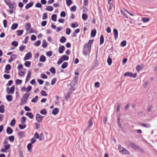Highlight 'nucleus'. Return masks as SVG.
<instances>
[{"instance_id": "nucleus-1", "label": "nucleus", "mask_w": 157, "mask_h": 157, "mask_svg": "<svg viewBox=\"0 0 157 157\" xmlns=\"http://www.w3.org/2000/svg\"><path fill=\"white\" fill-rule=\"evenodd\" d=\"M93 40H90L87 43H85L83 48L82 53L85 56L89 54L91 50V46Z\"/></svg>"}, {"instance_id": "nucleus-2", "label": "nucleus", "mask_w": 157, "mask_h": 157, "mask_svg": "<svg viewBox=\"0 0 157 157\" xmlns=\"http://www.w3.org/2000/svg\"><path fill=\"white\" fill-rule=\"evenodd\" d=\"M127 145L129 147H130L135 150L138 149L140 151H143V150L139 147L136 144L133 142H129L127 143Z\"/></svg>"}, {"instance_id": "nucleus-3", "label": "nucleus", "mask_w": 157, "mask_h": 157, "mask_svg": "<svg viewBox=\"0 0 157 157\" xmlns=\"http://www.w3.org/2000/svg\"><path fill=\"white\" fill-rule=\"evenodd\" d=\"M30 94L27 93L25 94L23 98L21 99V105H23L25 104L27 102V100L29 98Z\"/></svg>"}, {"instance_id": "nucleus-4", "label": "nucleus", "mask_w": 157, "mask_h": 157, "mask_svg": "<svg viewBox=\"0 0 157 157\" xmlns=\"http://www.w3.org/2000/svg\"><path fill=\"white\" fill-rule=\"evenodd\" d=\"M118 149L123 154H129V152L127 150L120 145L118 147Z\"/></svg>"}, {"instance_id": "nucleus-5", "label": "nucleus", "mask_w": 157, "mask_h": 157, "mask_svg": "<svg viewBox=\"0 0 157 157\" xmlns=\"http://www.w3.org/2000/svg\"><path fill=\"white\" fill-rule=\"evenodd\" d=\"M137 75V73H136L134 74H133L132 73L129 72H127L125 73L124 74V76H128L130 77H133L135 78Z\"/></svg>"}, {"instance_id": "nucleus-6", "label": "nucleus", "mask_w": 157, "mask_h": 157, "mask_svg": "<svg viewBox=\"0 0 157 157\" xmlns=\"http://www.w3.org/2000/svg\"><path fill=\"white\" fill-rule=\"evenodd\" d=\"M15 88V86L14 85L11 86L10 89L7 87L6 88V92L8 94H13L14 92Z\"/></svg>"}, {"instance_id": "nucleus-7", "label": "nucleus", "mask_w": 157, "mask_h": 157, "mask_svg": "<svg viewBox=\"0 0 157 157\" xmlns=\"http://www.w3.org/2000/svg\"><path fill=\"white\" fill-rule=\"evenodd\" d=\"M44 117L41 116L40 114L37 113L36 115V120L39 122H41Z\"/></svg>"}, {"instance_id": "nucleus-8", "label": "nucleus", "mask_w": 157, "mask_h": 157, "mask_svg": "<svg viewBox=\"0 0 157 157\" xmlns=\"http://www.w3.org/2000/svg\"><path fill=\"white\" fill-rule=\"evenodd\" d=\"M32 56V54L30 52L27 53L25 55L24 60L25 61L28 60Z\"/></svg>"}, {"instance_id": "nucleus-9", "label": "nucleus", "mask_w": 157, "mask_h": 157, "mask_svg": "<svg viewBox=\"0 0 157 157\" xmlns=\"http://www.w3.org/2000/svg\"><path fill=\"white\" fill-rule=\"evenodd\" d=\"M9 8L11 9H15L17 6V5L14 2L11 3L8 6Z\"/></svg>"}, {"instance_id": "nucleus-10", "label": "nucleus", "mask_w": 157, "mask_h": 157, "mask_svg": "<svg viewBox=\"0 0 157 157\" xmlns=\"http://www.w3.org/2000/svg\"><path fill=\"white\" fill-rule=\"evenodd\" d=\"M17 57V55L16 54L10 56V59L8 60L9 63H11Z\"/></svg>"}, {"instance_id": "nucleus-11", "label": "nucleus", "mask_w": 157, "mask_h": 157, "mask_svg": "<svg viewBox=\"0 0 157 157\" xmlns=\"http://www.w3.org/2000/svg\"><path fill=\"white\" fill-rule=\"evenodd\" d=\"M144 67L143 64H141L140 65H137L136 67V69L138 72H139L140 70L143 69Z\"/></svg>"}, {"instance_id": "nucleus-12", "label": "nucleus", "mask_w": 157, "mask_h": 157, "mask_svg": "<svg viewBox=\"0 0 157 157\" xmlns=\"http://www.w3.org/2000/svg\"><path fill=\"white\" fill-rule=\"evenodd\" d=\"M11 69V66L10 64H7L6 66L5 70V72L9 73V71Z\"/></svg>"}, {"instance_id": "nucleus-13", "label": "nucleus", "mask_w": 157, "mask_h": 157, "mask_svg": "<svg viewBox=\"0 0 157 157\" xmlns=\"http://www.w3.org/2000/svg\"><path fill=\"white\" fill-rule=\"evenodd\" d=\"M31 75V72L30 71H28V73L27 74L26 78L25 79V82H28L29 80V78Z\"/></svg>"}, {"instance_id": "nucleus-14", "label": "nucleus", "mask_w": 157, "mask_h": 157, "mask_svg": "<svg viewBox=\"0 0 157 157\" xmlns=\"http://www.w3.org/2000/svg\"><path fill=\"white\" fill-rule=\"evenodd\" d=\"M113 31L114 36V39L115 40H116L117 39L118 36V31L116 29H114Z\"/></svg>"}, {"instance_id": "nucleus-15", "label": "nucleus", "mask_w": 157, "mask_h": 157, "mask_svg": "<svg viewBox=\"0 0 157 157\" xmlns=\"http://www.w3.org/2000/svg\"><path fill=\"white\" fill-rule=\"evenodd\" d=\"M33 2H30L27 4L25 6V8L26 9H28L30 7H32L33 5Z\"/></svg>"}, {"instance_id": "nucleus-16", "label": "nucleus", "mask_w": 157, "mask_h": 157, "mask_svg": "<svg viewBox=\"0 0 157 157\" xmlns=\"http://www.w3.org/2000/svg\"><path fill=\"white\" fill-rule=\"evenodd\" d=\"M65 47L63 46H60L59 48L58 51L59 53L61 54L63 52L65 49Z\"/></svg>"}, {"instance_id": "nucleus-17", "label": "nucleus", "mask_w": 157, "mask_h": 157, "mask_svg": "<svg viewBox=\"0 0 157 157\" xmlns=\"http://www.w3.org/2000/svg\"><path fill=\"white\" fill-rule=\"evenodd\" d=\"M25 132H20L18 133V136L20 138H22L25 136Z\"/></svg>"}, {"instance_id": "nucleus-18", "label": "nucleus", "mask_w": 157, "mask_h": 157, "mask_svg": "<svg viewBox=\"0 0 157 157\" xmlns=\"http://www.w3.org/2000/svg\"><path fill=\"white\" fill-rule=\"evenodd\" d=\"M26 116L29 117L30 119H32L33 118L34 116L32 113L31 112H27L25 114Z\"/></svg>"}, {"instance_id": "nucleus-19", "label": "nucleus", "mask_w": 157, "mask_h": 157, "mask_svg": "<svg viewBox=\"0 0 157 157\" xmlns=\"http://www.w3.org/2000/svg\"><path fill=\"white\" fill-rule=\"evenodd\" d=\"M6 131L7 133L9 134H11L13 132V129L9 127L7 128Z\"/></svg>"}, {"instance_id": "nucleus-20", "label": "nucleus", "mask_w": 157, "mask_h": 157, "mask_svg": "<svg viewBox=\"0 0 157 157\" xmlns=\"http://www.w3.org/2000/svg\"><path fill=\"white\" fill-rule=\"evenodd\" d=\"M39 60L41 62H44L46 60V57L44 55H41Z\"/></svg>"}, {"instance_id": "nucleus-21", "label": "nucleus", "mask_w": 157, "mask_h": 157, "mask_svg": "<svg viewBox=\"0 0 157 157\" xmlns=\"http://www.w3.org/2000/svg\"><path fill=\"white\" fill-rule=\"evenodd\" d=\"M59 111V109L57 108H55L52 110V113L53 114L56 115L57 114Z\"/></svg>"}, {"instance_id": "nucleus-22", "label": "nucleus", "mask_w": 157, "mask_h": 157, "mask_svg": "<svg viewBox=\"0 0 157 157\" xmlns=\"http://www.w3.org/2000/svg\"><path fill=\"white\" fill-rule=\"evenodd\" d=\"M140 124L141 126L146 128H149L151 127V125L149 124L140 123Z\"/></svg>"}, {"instance_id": "nucleus-23", "label": "nucleus", "mask_w": 157, "mask_h": 157, "mask_svg": "<svg viewBox=\"0 0 157 157\" xmlns=\"http://www.w3.org/2000/svg\"><path fill=\"white\" fill-rule=\"evenodd\" d=\"M96 33V31L95 29H93L91 32V36L92 37H94Z\"/></svg>"}, {"instance_id": "nucleus-24", "label": "nucleus", "mask_w": 157, "mask_h": 157, "mask_svg": "<svg viewBox=\"0 0 157 157\" xmlns=\"http://www.w3.org/2000/svg\"><path fill=\"white\" fill-rule=\"evenodd\" d=\"M4 105H0V113H3L5 112Z\"/></svg>"}, {"instance_id": "nucleus-25", "label": "nucleus", "mask_w": 157, "mask_h": 157, "mask_svg": "<svg viewBox=\"0 0 157 157\" xmlns=\"http://www.w3.org/2000/svg\"><path fill=\"white\" fill-rule=\"evenodd\" d=\"M6 99L9 101H10L12 100V96L10 95H7L6 96Z\"/></svg>"}, {"instance_id": "nucleus-26", "label": "nucleus", "mask_w": 157, "mask_h": 157, "mask_svg": "<svg viewBox=\"0 0 157 157\" xmlns=\"http://www.w3.org/2000/svg\"><path fill=\"white\" fill-rule=\"evenodd\" d=\"M53 9V7L51 6H48L45 8L46 10L50 11H52Z\"/></svg>"}, {"instance_id": "nucleus-27", "label": "nucleus", "mask_w": 157, "mask_h": 157, "mask_svg": "<svg viewBox=\"0 0 157 157\" xmlns=\"http://www.w3.org/2000/svg\"><path fill=\"white\" fill-rule=\"evenodd\" d=\"M77 84L76 81L75 80H72L71 81L70 85L71 86V87H73L74 86H75Z\"/></svg>"}, {"instance_id": "nucleus-28", "label": "nucleus", "mask_w": 157, "mask_h": 157, "mask_svg": "<svg viewBox=\"0 0 157 157\" xmlns=\"http://www.w3.org/2000/svg\"><path fill=\"white\" fill-rule=\"evenodd\" d=\"M104 38L103 35H101L100 37V45L102 44L104 42Z\"/></svg>"}, {"instance_id": "nucleus-29", "label": "nucleus", "mask_w": 157, "mask_h": 157, "mask_svg": "<svg viewBox=\"0 0 157 157\" xmlns=\"http://www.w3.org/2000/svg\"><path fill=\"white\" fill-rule=\"evenodd\" d=\"M66 38L63 36H62L60 38V41L62 43H64L66 40Z\"/></svg>"}, {"instance_id": "nucleus-30", "label": "nucleus", "mask_w": 157, "mask_h": 157, "mask_svg": "<svg viewBox=\"0 0 157 157\" xmlns=\"http://www.w3.org/2000/svg\"><path fill=\"white\" fill-rule=\"evenodd\" d=\"M42 46L44 48H46L47 47V43L44 40H43Z\"/></svg>"}, {"instance_id": "nucleus-31", "label": "nucleus", "mask_w": 157, "mask_h": 157, "mask_svg": "<svg viewBox=\"0 0 157 157\" xmlns=\"http://www.w3.org/2000/svg\"><path fill=\"white\" fill-rule=\"evenodd\" d=\"M18 26V25L17 23H13L12 25L11 29L12 30L16 29Z\"/></svg>"}, {"instance_id": "nucleus-32", "label": "nucleus", "mask_w": 157, "mask_h": 157, "mask_svg": "<svg viewBox=\"0 0 157 157\" xmlns=\"http://www.w3.org/2000/svg\"><path fill=\"white\" fill-rule=\"evenodd\" d=\"M61 57L63 61H67L69 59L68 56L65 55H63Z\"/></svg>"}, {"instance_id": "nucleus-33", "label": "nucleus", "mask_w": 157, "mask_h": 157, "mask_svg": "<svg viewBox=\"0 0 157 157\" xmlns=\"http://www.w3.org/2000/svg\"><path fill=\"white\" fill-rule=\"evenodd\" d=\"M19 124V128L21 129H23L25 128L26 127V125L25 124Z\"/></svg>"}, {"instance_id": "nucleus-34", "label": "nucleus", "mask_w": 157, "mask_h": 157, "mask_svg": "<svg viewBox=\"0 0 157 157\" xmlns=\"http://www.w3.org/2000/svg\"><path fill=\"white\" fill-rule=\"evenodd\" d=\"M68 65V63L67 62H65L63 63L61 66V68L63 69L65 68Z\"/></svg>"}, {"instance_id": "nucleus-35", "label": "nucleus", "mask_w": 157, "mask_h": 157, "mask_svg": "<svg viewBox=\"0 0 157 157\" xmlns=\"http://www.w3.org/2000/svg\"><path fill=\"white\" fill-rule=\"evenodd\" d=\"M40 113L44 115H46L47 114V112L45 109H44L42 110H41Z\"/></svg>"}, {"instance_id": "nucleus-36", "label": "nucleus", "mask_w": 157, "mask_h": 157, "mask_svg": "<svg viewBox=\"0 0 157 157\" xmlns=\"http://www.w3.org/2000/svg\"><path fill=\"white\" fill-rule=\"evenodd\" d=\"M31 64V62L29 61H26L25 63V66L28 67H30Z\"/></svg>"}, {"instance_id": "nucleus-37", "label": "nucleus", "mask_w": 157, "mask_h": 157, "mask_svg": "<svg viewBox=\"0 0 157 157\" xmlns=\"http://www.w3.org/2000/svg\"><path fill=\"white\" fill-rule=\"evenodd\" d=\"M57 16L55 14H53L51 16L52 20L54 21H56Z\"/></svg>"}, {"instance_id": "nucleus-38", "label": "nucleus", "mask_w": 157, "mask_h": 157, "mask_svg": "<svg viewBox=\"0 0 157 157\" xmlns=\"http://www.w3.org/2000/svg\"><path fill=\"white\" fill-rule=\"evenodd\" d=\"M16 123V121L15 119H12L10 124V125L12 126H14Z\"/></svg>"}, {"instance_id": "nucleus-39", "label": "nucleus", "mask_w": 157, "mask_h": 157, "mask_svg": "<svg viewBox=\"0 0 157 157\" xmlns=\"http://www.w3.org/2000/svg\"><path fill=\"white\" fill-rule=\"evenodd\" d=\"M38 98V96H36L31 100V101L33 103H36L37 102Z\"/></svg>"}, {"instance_id": "nucleus-40", "label": "nucleus", "mask_w": 157, "mask_h": 157, "mask_svg": "<svg viewBox=\"0 0 157 157\" xmlns=\"http://www.w3.org/2000/svg\"><path fill=\"white\" fill-rule=\"evenodd\" d=\"M93 124V122L92 121V117H90V118L89 121L88 122L89 126L90 127Z\"/></svg>"}, {"instance_id": "nucleus-41", "label": "nucleus", "mask_w": 157, "mask_h": 157, "mask_svg": "<svg viewBox=\"0 0 157 157\" xmlns=\"http://www.w3.org/2000/svg\"><path fill=\"white\" fill-rule=\"evenodd\" d=\"M108 63L109 65H111L112 63V60L109 56L108 57V59L107 60Z\"/></svg>"}, {"instance_id": "nucleus-42", "label": "nucleus", "mask_w": 157, "mask_h": 157, "mask_svg": "<svg viewBox=\"0 0 157 157\" xmlns=\"http://www.w3.org/2000/svg\"><path fill=\"white\" fill-rule=\"evenodd\" d=\"M23 32V30H17V35L18 36H20L22 35Z\"/></svg>"}, {"instance_id": "nucleus-43", "label": "nucleus", "mask_w": 157, "mask_h": 157, "mask_svg": "<svg viewBox=\"0 0 157 157\" xmlns=\"http://www.w3.org/2000/svg\"><path fill=\"white\" fill-rule=\"evenodd\" d=\"M9 139L11 142H13L14 140V137L13 136H10L9 137Z\"/></svg>"}, {"instance_id": "nucleus-44", "label": "nucleus", "mask_w": 157, "mask_h": 157, "mask_svg": "<svg viewBox=\"0 0 157 157\" xmlns=\"http://www.w3.org/2000/svg\"><path fill=\"white\" fill-rule=\"evenodd\" d=\"M31 24L29 23L25 25V29L26 30H29L31 28Z\"/></svg>"}, {"instance_id": "nucleus-45", "label": "nucleus", "mask_w": 157, "mask_h": 157, "mask_svg": "<svg viewBox=\"0 0 157 157\" xmlns=\"http://www.w3.org/2000/svg\"><path fill=\"white\" fill-rule=\"evenodd\" d=\"M67 5L69 6L72 3V1L71 0H66Z\"/></svg>"}, {"instance_id": "nucleus-46", "label": "nucleus", "mask_w": 157, "mask_h": 157, "mask_svg": "<svg viewBox=\"0 0 157 157\" xmlns=\"http://www.w3.org/2000/svg\"><path fill=\"white\" fill-rule=\"evenodd\" d=\"M48 18L47 14L46 13H43L42 17V19L44 20Z\"/></svg>"}, {"instance_id": "nucleus-47", "label": "nucleus", "mask_w": 157, "mask_h": 157, "mask_svg": "<svg viewBox=\"0 0 157 157\" xmlns=\"http://www.w3.org/2000/svg\"><path fill=\"white\" fill-rule=\"evenodd\" d=\"M82 18L83 20H86L88 18V16L86 14L83 13L82 14Z\"/></svg>"}, {"instance_id": "nucleus-48", "label": "nucleus", "mask_w": 157, "mask_h": 157, "mask_svg": "<svg viewBox=\"0 0 157 157\" xmlns=\"http://www.w3.org/2000/svg\"><path fill=\"white\" fill-rule=\"evenodd\" d=\"M76 6L75 5L72 6L70 8V11L71 12H75L76 10Z\"/></svg>"}, {"instance_id": "nucleus-49", "label": "nucleus", "mask_w": 157, "mask_h": 157, "mask_svg": "<svg viewBox=\"0 0 157 157\" xmlns=\"http://www.w3.org/2000/svg\"><path fill=\"white\" fill-rule=\"evenodd\" d=\"M41 94L42 96H46L48 95L47 94L44 90H42L41 91Z\"/></svg>"}, {"instance_id": "nucleus-50", "label": "nucleus", "mask_w": 157, "mask_h": 157, "mask_svg": "<svg viewBox=\"0 0 157 157\" xmlns=\"http://www.w3.org/2000/svg\"><path fill=\"white\" fill-rule=\"evenodd\" d=\"M11 44L13 45L14 47H16L18 46V43L17 42L15 41H14L12 42Z\"/></svg>"}, {"instance_id": "nucleus-51", "label": "nucleus", "mask_w": 157, "mask_h": 157, "mask_svg": "<svg viewBox=\"0 0 157 157\" xmlns=\"http://www.w3.org/2000/svg\"><path fill=\"white\" fill-rule=\"evenodd\" d=\"M25 46L24 45H21L19 47V50L21 52L23 51L25 49Z\"/></svg>"}, {"instance_id": "nucleus-52", "label": "nucleus", "mask_w": 157, "mask_h": 157, "mask_svg": "<svg viewBox=\"0 0 157 157\" xmlns=\"http://www.w3.org/2000/svg\"><path fill=\"white\" fill-rule=\"evenodd\" d=\"M26 121V118L25 117H22L21 118V122L22 124H24Z\"/></svg>"}, {"instance_id": "nucleus-53", "label": "nucleus", "mask_w": 157, "mask_h": 157, "mask_svg": "<svg viewBox=\"0 0 157 157\" xmlns=\"http://www.w3.org/2000/svg\"><path fill=\"white\" fill-rule=\"evenodd\" d=\"M50 71L52 74H54L56 73V70L53 67H52L50 69Z\"/></svg>"}, {"instance_id": "nucleus-54", "label": "nucleus", "mask_w": 157, "mask_h": 157, "mask_svg": "<svg viewBox=\"0 0 157 157\" xmlns=\"http://www.w3.org/2000/svg\"><path fill=\"white\" fill-rule=\"evenodd\" d=\"M41 44V41L40 40H38L35 42L34 45L35 46H39Z\"/></svg>"}, {"instance_id": "nucleus-55", "label": "nucleus", "mask_w": 157, "mask_h": 157, "mask_svg": "<svg viewBox=\"0 0 157 157\" xmlns=\"http://www.w3.org/2000/svg\"><path fill=\"white\" fill-rule=\"evenodd\" d=\"M63 60L62 59V58L61 57L58 60V61L57 62V64L58 65H59L61 64L63 62Z\"/></svg>"}, {"instance_id": "nucleus-56", "label": "nucleus", "mask_w": 157, "mask_h": 157, "mask_svg": "<svg viewBox=\"0 0 157 157\" xmlns=\"http://www.w3.org/2000/svg\"><path fill=\"white\" fill-rule=\"evenodd\" d=\"M22 82V81L21 80L17 79L16 80V84L18 85H19V84H21Z\"/></svg>"}, {"instance_id": "nucleus-57", "label": "nucleus", "mask_w": 157, "mask_h": 157, "mask_svg": "<svg viewBox=\"0 0 157 157\" xmlns=\"http://www.w3.org/2000/svg\"><path fill=\"white\" fill-rule=\"evenodd\" d=\"M142 21L144 23L147 22L149 21V19L147 17H144L142 19Z\"/></svg>"}, {"instance_id": "nucleus-58", "label": "nucleus", "mask_w": 157, "mask_h": 157, "mask_svg": "<svg viewBox=\"0 0 157 157\" xmlns=\"http://www.w3.org/2000/svg\"><path fill=\"white\" fill-rule=\"evenodd\" d=\"M57 79L56 78H53L52 80L51 84L52 85H54L56 82Z\"/></svg>"}, {"instance_id": "nucleus-59", "label": "nucleus", "mask_w": 157, "mask_h": 157, "mask_svg": "<svg viewBox=\"0 0 157 157\" xmlns=\"http://www.w3.org/2000/svg\"><path fill=\"white\" fill-rule=\"evenodd\" d=\"M4 1L6 4L8 6L11 3L10 0H4Z\"/></svg>"}, {"instance_id": "nucleus-60", "label": "nucleus", "mask_w": 157, "mask_h": 157, "mask_svg": "<svg viewBox=\"0 0 157 157\" xmlns=\"http://www.w3.org/2000/svg\"><path fill=\"white\" fill-rule=\"evenodd\" d=\"M32 144L29 143V144H28L27 145V148L28 150V151H29L31 149L32 147Z\"/></svg>"}, {"instance_id": "nucleus-61", "label": "nucleus", "mask_w": 157, "mask_h": 157, "mask_svg": "<svg viewBox=\"0 0 157 157\" xmlns=\"http://www.w3.org/2000/svg\"><path fill=\"white\" fill-rule=\"evenodd\" d=\"M52 53L51 51H49L46 52V55L48 57H50L52 56Z\"/></svg>"}, {"instance_id": "nucleus-62", "label": "nucleus", "mask_w": 157, "mask_h": 157, "mask_svg": "<svg viewBox=\"0 0 157 157\" xmlns=\"http://www.w3.org/2000/svg\"><path fill=\"white\" fill-rule=\"evenodd\" d=\"M3 77L6 79H9L10 78V75H9L4 74Z\"/></svg>"}, {"instance_id": "nucleus-63", "label": "nucleus", "mask_w": 157, "mask_h": 157, "mask_svg": "<svg viewBox=\"0 0 157 157\" xmlns=\"http://www.w3.org/2000/svg\"><path fill=\"white\" fill-rule=\"evenodd\" d=\"M126 41L124 40L122 41L121 43V45L122 47H124L126 45Z\"/></svg>"}, {"instance_id": "nucleus-64", "label": "nucleus", "mask_w": 157, "mask_h": 157, "mask_svg": "<svg viewBox=\"0 0 157 157\" xmlns=\"http://www.w3.org/2000/svg\"><path fill=\"white\" fill-rule=\"evenodd\" d=\"M71 33V30L70 28H67L66 29V34L67 35H69Z\"/></svg>"}]
</instances>
